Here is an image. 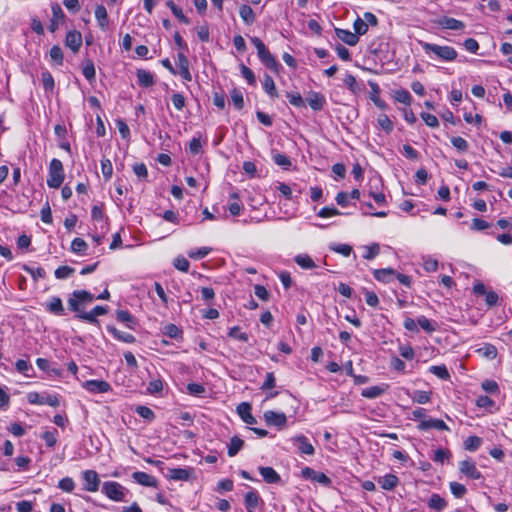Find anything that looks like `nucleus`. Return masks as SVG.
Wrapping results in <instances>:
<instances>
[{
	"label": "nucleus",
	"instance_id": "f257e3e1",
	"mask_svg": "<svg viewBox=\"0 0 512 512\" xmlns=\"http://www.w3.org/2000/svg\"><path fill=\"white\" fill-rule=\"evenodd\" d=\"M420 45L427 55L431 57L433 54L442 61H454L458 55L457 51L451 46H441L423 41H420Z\"/></svg>",
	"mask_w": 512,
	"mask_h": 512
},
{
	"label": "nucleus",
	"instance_id": "f03ea898",
	"mask_svg": "<svg viewBox=\"0 0 512 512\" xmlns=\"http://www.w3.org/2000/svg\"><path fill=\"white\" fill-rule=\"evenodd\" d=\"M251 43L257 49V54L260 61L271 71L278 72L281 68L279 62L275 59V57L270 53V51L266 48L265 44L262 40L256 36L250 37Z\"/></svg>",
	"mask_w": 512,
	"mask_h": 512
},
{
	"label": "nucleus",
	"instance_id": "7ed1b4c3",
	"mask_svg": "<svg viewBox=\"0 0 512 512\" xmlns=\"http://www.w3.org/2000/svg\"><path fill=\"white\" fill-rule=\"evenodd\" d=\"M94 300V295L86 290H75L68 299V307L76 314L84 312L83 306Z\"/></svg>",
	"mask_w": 512,
	"mask_h": 512
},
{
	"label": "nucleus",
	"instance_id": "20e7f679",
	"mask_svg": "<svg viewBox=\"0 0 512 512\" xmlns=\"http://www.w3.org/2000/svg\"><path fill=\"white\" fill-rule=\"evenodd\" d=\"M63 164L59 159H52L49 165V173L47 178V185L50 188H59L64 181Z\"/></svg>",
	"mask_w": 512,
	"mask_h": 512
},
{
	"label": "nucleus",
	"instance_id": "39448f33",
	"mask_svg": "<svg viewBox=\"0 0 512 512\" xmlns=\"http://www.w3.org/2000/svg\"><path fill=\"white\" fill-rule=\"evenodd\" d=\"M102 493L110 500L122 502L125 500L127 489L115 481H106L102 485Z\"/></svg>",
	"mask_w": 512,
	"mask_h": 512
},
{
	"label": "nucleus",
	"instance_id": "423d86ee",
	"mask_svg": "<svg viewBox=\"0 0 512 512\" xmlns=\"http://www.w3.org/2000/svg\"><path fill=\"white\" fill-rule=\"evenodd\" d=\"M27 399L30 404L49 405L51 407H58L60 405L57 395L53 394L31 392L27 395Z\"/></svg>",
	"mask_w": 512,
	"mask_h": 512
},
{
	"label": "nucleus",
	"instance_id": "0eeeda50",
	"mask_svg": "<svg viewBox=\"0 0 512 512\" xmlns=\"http://www.w3.org/2000/svg\"><path fill=\"white\" fill-rule=\"evenodd\" d=\"M84 481L83 489L88 492H96L100 486V478L95 470H85L82 472Z\"/></svg>",
	"mask_w": 512,
	"mask_h": 512
},
{
	"label": "nucleus",
	"instance_id": "6e6552de",
	"mask_svg": "<svg viewBox=\"0 0 512 512\" xmlns=\"http://www.w3.org/2000/svg\"><path fill=\"white\" fill-rule=\"evenodd\" d=\"M264 420L268 426H275L278 429L284 428L287 424V417L284 413L272 410L264 413Z\"/></svg>",
	"mask_w": 512,
	"mask_h": 512
},
{
	"label": "nucleus",
	"instance_id": "1a4fd4ad",
	"mask_svg": "<svg viewBox=\"0 0 512 512\" xmlns=\"http://www.w3.org/2000/svg\"><path fill=\"white\" fill-rule=\"evenodd\" d=\"M51 10L52 18L50 20L48 29L50 32L54 33L59 28V26L64 23L66 16L58 3H52Z\"/></svg>",
	"mask_w": 512,
	"mask_h": 512
},
{
	"label": "nucleus",
	"instance_id": "9d476101",
	"mask_svg": "<svg viewBox=\"0 0 512 512\" xmlns=\"http://www.w3.org/2000/svg\"><path fill=\"white\" fill-rule=\"evenodd\" d=\"M106 313H108V308L98 305L95 306L90 312H81L80 314H76V317L87 321L90 324L96 325L99 324L97 317L105 315Z\"/></svg>",
	"mask_w": 512,
	"mask_h": 512
},
{
	"label": "nucleus",
	"instance_id": "9b49d317",
	"mask_svg": "<svg viewBox=\"0 0 512 512\" xmlns=\"http://www.w3.org/2000/svg\"><path fill=\"white\" fill-rule=\"evenodd\" d=\"M301 474L303 478L318 482L324 486H329L331 484V479L326 474L317 472L310 467L303 468Z\"/></svg>",
	"mask_w": 512,
	"mask_h": 512
},
{
	"label": "nucleus",
	"instance_id": "f8f14e48",
	"mask_svg": "<svg viewBox=\"0 0 512 512\" xmlns=\"http://www.w3.org/2000/svg\"><path fill=\"white\" fill-rule=\"evenodd\" d=\"M82 386L91 393H106L111 390V385L104 380H87Z\"/></svg>",
	"mask_w": 512,
	"mask_h": 512
},
{
	"label": "nucleus",
	"instance_id": "ddd939ff",
	"mask_svg": "<svg viewBox=\"0 0 512 512\" xmlns=\"http://www.w3.org/2000/svg\"><path fill=\"white\" fill-rule=\"evenodd\" d=\"M459 470L462 474L466 475L468 478L478 480L482 478V474L476 468L474 462L470 460H463L459 463Z\"/></svg>",
	"mask_w": 512,
	"mask_h": 512
},
{
	"label": "nucleus",
	"instance_id": "4468645a",
	"mask_svg": "<svg viewBox=\"0 0 512 512\" xmlns=\"http://www.w3.org/2000/svg\"><path fill=\"white\" fill-rule=\"evenodd\" d=\"M420 431H427L429 429H437V430H446L449 431L450 428L446 425V423L441 419H424L420 421L417 426Z\"/></svg>",
	"mask_w": 512,
	"mask_h": 512
},
{
	"label": "nucleus",
	"instance_id": "2eb2a0df",
	"mask_svg": "<svg viewBox=\"0 0 512 512\" xmlns=\"http://www.w3.org/2000/svg\"><path fill=\"white\" fill-rule=\"evenodd\" d=\"M194 475V469L189 468H173L169 470L168 478L171 480L188 481Z\"/></svg>",
	"mask_w": 512,
	"mask_h": 512
},
{
	"label": "nucleus",
	"instance_id": "dca6fc26",
	"mask_svg": "<svg viewBox=\"0 0 512 512\" xmlns=\"http://www.w3.org/2000/svg\"><path fill=\"white\" fill-rule=\"evenodd\" d=\"M177 65L179 68L177 74H179L185 81H191L192 75L189 70V61L181 52L177 54Z\"/></svg>",
	"mask_w": 512,
	"mask_h": 512
},
{
	"label": "nucleus",
	"instance_id": "f3484780",
	"mask_svg": "<svg viewBox=\"0 0 512 512\" xmlns=\"http://www.w3.org/2000/svg\"><path fill=\"white\" fill-rule=\"evenodd\" d=\"M133 480L145 487H157V479L145 472L136 471L132 474Z\"/></svg>",
	"mask_w": 512,
	"mask_h": 512
},
{
	"label": "nucleus",
	"instance_id": "a211bd4d",
	"mask_svg": "<svg viewBox=\"0 0 512 512\" xmlns=\"http://www.w3.org/2000/svg\"><path fill=\"white\" fill-rule=\"evenodd\" d=\"M65 45L73 52H78L82 45V35L78 31H69L65 38Z\"/></svg>",
	"mask_w": 512,
	"mask_h": 512
},
{
	"label": "nucleus",
	"instance_id": "6ab92c4d",
	"mask_svg": "<svg viewBox=\"0 0 512 512\" xmlns=\"http://www.w3.org/2000/svg\"><path fill=\"white\" fill-rule=\"evenodd\" d=\"M237 413L246 424L253 425L257 422L251 413V405L247 402H242L237 406Z\"/></svg>",
	"mask_w": 512,
	"mask_h": 512
},
{
	"label": "nucleus",
	"instance_id": "aec40b11",
	"mask_svg": "<svg viewBox=\"0 0 512 512\" xmlns=\"http://www.w3.org/2000/svg\"><path fill=\"white\" fill-rule=\"evenodd\" d=\"M439 26L449 30H463L465 24L455 18L444 16L438 20Z\"/></svg>",
	"mask_w": 512,
	"mask_h": 512
},
{
	"label": "nucleus",
	"instance_id": "412c9836",
	"mask_svg": "<svg viewBox=\"0 0 512 512\" xmlns=\"http://www.w3.org/2000/svg\"><path fill=\"white\" fill-rule=\"evenodd\" d=\"M45 305H46V309L50 313H52L54 315H58V316L65 315V309H64L62 300L59 297H57V296L51 297L50 300Z\"/></svg>",
	"mask_w": 512,
	"mask_h": 512
},
{
	"label": "nucleus",
	"instance_id": "4be33fe9",
	"mask_svg": "<svg viewBox=\"0 0 512 512\" xmlns=\"http://www.w3.org/2000/svg\"><path fill=\"white\" fill-rule=\"evenodd\" d=\"M335 33L336 36L347 45L354 46L359 41V37L349 30L336 28Z\"/></svg>",
	"mask_w": 512,
	"mask_h": 512
},
{
	"label": "nucleus",
	"instance_id": "5701e85b",
	"mask_svg": "<svg viewBox=\"0 0 512 512\" xmlns=\"http://www.w3.org/2000/svg\"><path fill=\"white\" fill-rule=\"evenodd\" d=\"M307 102L314 111H320L323 109L326 100L321 93L311 92L307 97Z\"/></svg>",
	"mask_w": 512,
	"mask_h": 512
},
{
	"label": "nucleus",
	"instance_id": "b1692460",
	"mask_svg": "<svg viewBox=\"0 0 512 512\" xmlns=\"http://www.w3.org/2000/svg\"><path fill=\"white\" fill-rule=\"evenodd\" d=\"M138 84L142 87L148 88L154 85V76L150 71L145 69H138L136 72Z\"/></svg>",
	"mask_w": 512,
	"mask_h": 512
},
{
	"label": "nucleus",
	"instance_id": "393cba45",
	"mask_svg": "<svg viewBox=\"0 0 512 512\" xmlns=\"http://www.w3.org/2000/svg\"><path fill=\"white\" fill-rule=\"evenodd\" d=\"M294 442L297 444L299 451L306 455H313L315 450L313 445L309 442L307 437L304 435H298L294 438Z\"/></svg>",
	"mask_w": 512,
	"mask_h": 512
},
{
	"label": "nucleus",
	"instance_id": "a878e982",
	"mask_svg": "<svg viewBox=\"0 0 512 512\" xmlns=\"http://www.w3.org/2000/svg\"><path fill=\"white\" fill-rule=\"evenodd\" d=\"M107 331L110 334H112L114 338H116L117 340H119L121 342L131 344V343H134L136 341V338H135L134 335H132L130 333L122 332V331L118 330L114 326L108 325L107 326Z\"/></svg>",
	"mask_w": 512,
	"mask_h": 512
},
{
	"label": "nucleus",
	"instance_id": "bb28decb",
	"mask_svg": "<svg viewBox=\"0 0 512 512\" xmlns=\"http://www.w3.org/2000/svg\"><path fill=\"white\" fill-rule=\"evenodd\" d=\"M259 473L263 477L264 481L269 484L281 481L280 475L272 467H259Z\"/></svg>",
	"mask_w": 512,
	"mask_h": 512
},
{
	"label": "nucleus",
	"instance_id": "cd10ccee",
	"mask_svg": "<svg viewBox=\"0 0 512 512\" xmlns=\"http://www.w3.org/2000/svg\"><path fill=\"white\" fill-rule=\"evenodd\" d=\"M116 319L119 322L126 324V326L130 329H135L137 325V320L135 317L127 310H118L116 311Z\"/></svg>",
	"mask_w": 512,
	"mask_h": 512
},
{
	"label": "nucleus",
	"instance_id": "c85d7f7f",
	"mask_svg": "<svg viewBox=\"0 0 512 512\" xmlns=\"http://www.w3.org/2000/svg\"><path fill=\"white\" fill-rule=\"evenodd\" d=\"M378 483L384 490H393L399 483V479L394 474H386L385 476L379 477Z\"/></svg>",
	"mask_w": 512,
	"mask_h": 512
},
{
	"label": "nucleus",
	"instance_id": "c756f323",
	"mask_svg": "<svg viewBox=\"0 0 512 512\" xmlns=\"http://www.w3.org/2000/svg\"><path fill=\"white\" fill-rule=\"evenodd\" d=\"M95 18L98 22L99 27L102 30H105L108 27L109 21H108L107 10L103 5L96 6Z\"/></svg>",
	"mask_w": 512,
	"mask_h": 512
},
{
	"label": "nucleus",
	"instance_id": "7c9ffc66",
	"mask_svg": "<svg viewBox=\"0 0 512 512\" xmlns=\"http://www.w3.org/2000/svg\"><path fill=\"white\" fill-rule=\"evenodd\" d=\"M82 73L84 77L89 81L93 82L96 78V71L94 63L91 59H85L82 63Z\"/></svg>",
	"mask_w": 512,
	"mask_h": 512
},
{
	"label": "nucleus",
	"instance_id": "2f4dec72",
	"mask_svg": "<svg viewBox=\"0 0 512 512\" xmlns=\"http://www.w3.org/2000/svg\"><path fill=\"white\" fill-rule=\"evenodd\" d=\"M263 89L264 91L271 97L276 98L278 97V92L276 89L275 82L273 78L269 74H264L263 77Z\"/></svg>",
	"mask_w": 512,
	"mask_h": 512
},
{
	"label": "nucleus",
	"instance_id": "473e14b6",
	"mask_svg": "<svg viewBox=\"0 0 512 512\" xmlns=\"http://www.w3.org/2000/svg\"><path fill=\"white\" fill-rule=\"evenodd\" d=\"M261 502V498L257 491L251 490L245 494L244 504L246 508L256 509Z\"/></svg>",
	"mask_w": 512,
	"mask_h": 512
},
{
	"label": "nucleus",
	"instance_id": "72a5a7b5",
	"mask_svg": "<svg viewBox=\"0 0 512 512\" xmlns=\"http://www.w3.org/2000/svg\"><path fill=\"white\" fill-rule=\"evenodd\" d=\"M239 15L242 18V20L248 25L252 24L255 21V13L253 9L247 4H243L240 7Z\"/></svg>",
	"mask_w": 512,
	"mask_h": 512
},
{
	"label": "nucleus",
	"instance_id": "f704fd0d",
	"mask_svg": "<svg viewBox=\"0 0 512 512\" xmlns=\"http://www.w3.org/2000/svg\"><path fill=\"white\" fill-rule=\"evenodd\" d=\"M477 353L484 358L494 359L497 356V348L493 344L486 343L477 349Z\"/></svg>",
	"mask_w": 512,
	"mask_h": 512
},
{
	"label": "nucleus",
	"instance_id": "c9c22d12",
	"mask_svg": "<svg viewBox=\"0 0 512 512\" xmlns=\"http://www.w3.org/2000/svg\"><path fill=\"white\" fill-rule=\"evenodd\" d=\"M230 97L237 110H241L244 107L243 92L239 88H233L230 92Z\"/></svg>",
	"mask_w": 512,
	"mask_h": 512
},
{
	"label": "nucleus",
	"instance_id": "e433bc0d",
	"mask_svg": "<svg viewBox=\"0 0 512 512\" xmlns=\"http://www.w3.org/2000/svg\"><path fill=\"white\" fill-rule=\"evenodd\" d=\"M395 274V271L391 268L376 269L373 272L374 278L381 282L390 281L391 277Z\"/></svg>",
	"mask_w": 512,
	"mask_h": 512
},
{
	"label": "nucleus",
	"instance_id": "4c0bfd02",
	"mask_svg": "<svg viewBox=\"0 0 512 512\" xmlns=\"http://www.w3.org/2000/svg\"><path fill=\"white\" fill-rule=\"evenodd\" d=\"M428 506L436 511H442L446 507V501L439 494H433L428 501Z\"/></svg>",
	"mask_w": 512,
	"mask_h": 512
},
{
	"label": "nucleus",
	"instance_id": "58836bf2",
	"mask_svg": "<svg viewBox=\"0 0 512 512\" xmlns=\"http://www.w3.org/2000/svg\"><path fill=\"white\" fill-rule=\"evenodd\" d=\"M385 392V388L380 386H370L362 390L361 395L368 399H374L381 396Z\"/></svg>",
	"mask_w": 512,
	"mask_h": 512
},
{
	"label": "nucleus",
	"instance_id": "ea45409f",
	"mask_svg": "<svg viewBox=\"0 0 512 512\" xmlns=\"http://www.w3.org/2000/svg\"><path fill=\"white\" fill-rule=\"evenodd\" d=\"M243 445L244 441L241 438L237 436L232 437L228 446V455L234 457L241 450Z\"/></svg>",
	"mask_w": 512,
	"mask_h": 512
},
{
	"label": "nucleus",
	"instance_id": "a19ab883",
	"mask_svg": "<svg viewBox=\"0 0 512 512\" xmlns=\"http://www.w3.org/2000/svg\"><path fill=\"white\" fill-rule=\"evenodd\" d=\"M295 262L303 269H312L316 266L313 259L307 254L297 255Z\"/></svg>",
	"mask_w": 512,
	"mask_h": 512
},
{
	"label": "nucleus",
	"instance_id": "79ce46f5",
	"mask_svg": "<svg viewBox=\"0 0 512 512\" xmlns=\"http://www.w3.org/2000/svg\"><path fill=\"white\" fill-rule=\"evenodd\" d=\"M167 6L171 9L174 16L186 25L190 24V20L183 14L182 9L177 7L172 0L167 1Z\"/></svg>",
	"mask_w": 512,
	"mask_h": 512
},
{
	"label": "nucleus",
	"instance_id": "37998d69",
	"mask_svg": "<svg viewBox=\"0 0 512 512\" xmlns=\"http://www.w3.org/2000/svg\"><path fill=\"white\" fill-rule=\"evenodd\" d=\"M417 323L427 333H433L437 329V324L431 322L427 317L423 315L417 318Z\"/></svg>",
	"mask_w": 512,
	"mask_h": 512
},
{
	"label": "nucleus",
	"instance_id": "c03bdc74",
	"mask_svg": "<svg viewBox=\"0 0 512 512\" xmlns=\"http://www.w3.org/2000/svg\"><path fill=\"white\" fill-rule=\"evenodd\" d=\"M411 398L418 404H426L431 400V392L416 390L413 392Z\"/></svg>",
	"mask_w": 512,
	"mask_h": 512
},
{
	"label": "nucleus",
	"instance_id": "a18cd8bd",
	"mask_svg": "<svg viewBox=\"0 0 512 512\" xmlns=\"http://www.w3.org/2000/svg\"><path fill=\"white\" fill-rule=\"evenodd\" d=\"M430 372L442 380L450 378L449 371L445 365H436L430 367Z\"/></svg>",
	"mask_w": 512,
	"mask_h": 512
},
{
	"label": "nucleus",
	"instance_id": "49530a36",
	"mask_svg": "<svg viewBox=\"0 0 512 512\" xmlns=\"http://www.w3.org/2000/svg\"><path fill=\"white\" fill-rule=\"evenodd\" d=\"M58 431L56 429L45 431L42 439L45 441L47 447H54L57 443Z\"/></svg>",
	"mask_w": 512,
	"mask_h": 512
},
{
	"label": "nucleus",
	"instance_id": "de8ad7c7",
	"mask_svg": "<svg viewBox=\"0 0 512 512\" xmlns=\"http://www.w3.org/2000/svg\"><path fill=\"white\" fill-rule=\"evenodd\" d=\"M87 248L88 245L82 238H75L71 243V250L76 254H85Z\"/></svg>",
	"mask_w": 512,
	"mask_h": 512
},
{
	"label": "nucleus",
	"instance_id": "09e8293b",
	"mask_svg": "<svg viewBox=\"0 0 512 512\" xmlns=\"http://www.w3.org/2000/svg\"><path fill=\"white\" fill-rule=\"evenodd\" d=\"M481 438L478 436H469L464 441V448L468 451H476L481 445Z\"/></svg>",
	"mask_w": 512,
	"mask_h": 512
},
{
	"label": "nucleus",
	"instance_id": "8fccbe9b",
	"mask_svg": "<svg viewBox=\"0 0 512 512\" xmlns=\"http://www.w3.org/2000/svg\"><path fill=\"white\" fill-rule=\"evenodd\" d=\"M43 88L45 91H52L54 89L55 83L52 74L49 71H43L41 73Z\"/></svg>",
	"mask_w": 512,
	"mask_h": 512
},
{
	"label": "nucleus",
	"instance_id": "3c124183",
	"mask_svg": "<svg viewBox=\"0 0 512 512\" xmlns=\"http://www.w3.org/2000/svg\"><path fill=\"white\" fill-rule=\"evenodd\" d=\"M135 412L148 421H152L155 418V413L147 406L139 405L135 408Z\"/></svg>",
	"mask_w": 512,
	"mask_h": 512
},
{
	"label": "nucleus",
	"instance_id": "603ef678",
	"mask_svg": "<svg viewBox=\"0 0 512 512\" xmlns=\"http://www.w3.org/2000/svg\"><path fill=\"white\" fill-rule=\"evenodd\" d=\"M272 159L278 166H281L285 169H288L291 166V161L285 154L278 152L273 153Z\"/></svg>",
	"mask_w": 512,
	"mask_h": 512
},
{
	"label": "nucleus",
	"instance_id": "864d4df0",
	"mask_svg": "<svg viewBox=\"0 0 512 512\" xmlns=\"http://www.w3.org/2000/svg\"><path fill=\"white\" fill-rule=\"evenodd\" d=\"M211 251L209 247H201L198 249H192L188 252V256L194 260H200L206 257Z\"/></svg>",
	"mask_w": 512,
	"mask_h": 512
},
{
	"label": "nucleus",
	"instance_id": "5fc2aeb1",
	"mask_svg": "<svg viewBox=\"0 0 512 512\" xmlns=\"http://www.w3.org/2000/svg\"><path fill=\"white\" fill-rule=\"evenodd\" d=\"M173 265L181 272H188L190 267L189 261L182 255H179L174 259Z\"/></svg>",
	"mask_w": 512,
	"mask_h": 512
},
{
	"label": "nucleus",
	"instance_id": "6e6d98bb",
	"mask_svg": "<svg viewBox=\"0 0 512 512\" xmlns=\"http://www.w3.org/2000/svg\"><path fill=\"white\" fill-rule=\"evenodd\" d=\"M50 58L58 65L63 64V52L60 46L54 45L49 52Z\"/></svg>",
	"mask_w": 512,
	"mask_h": 512
},
{
	"label": "nucleus",
	"instance_id": "4d7b16f0",
	"mask_svg": "<svg viewBox=\"0 0 512 512\" xmlns=\"http://www.w3.org/2000/svg\"><path fill=\"white\" fill-rule=\"evenodd\" d=\"M286 97L288 98L291 105L298 107V108L305 107V102H304L302 96L300 95V93L288 92L286 94Z\"/></svg>",
	"mask_w": 512,
	"mask_h": 512
},
{
	"label": "nucleus",
	"instance_id": "13d9d810",
	"mask_svg": "<svg viewBox=\"0 0 512 512\" xmlns=\"http://www.w3.org/2000/svg\"><path fill=\"white\" fill-rule=\"evenodd\" d=\"M58 488L64 492L71 493L75 488V482L71 477H64L59 481Z\"/></svg>",
	"mask_w": 512,
	"mask_h": 512
},
{
	"label": "nucleus",
	"instance_id": "bf43d9fd",
	"mask_svg": "<svg viewBox=\"0 0 512 512\" xmlns=\"http://www.w3.org/2000/svg\"><path fill=\"white\" fill-rule=\"evenodd\" d=\"M451 143L458 151L462 153L466 152L469 149L468 142L460 136L452 137Z\"/></svg>",
	"mask_w": 512,
	"mask_h": 512
},
{
	"label": "nucleus",
	"instance_id": "052dcab7",
	"mask_svg": "<svg viewBox=\"0 0 512 512\" xmlns=\"http://www.w3.org/2000/svg\"><path fill=\"white\" fill-rule=\"evenodd\" d=\"M449 487L456 498H462L467 492L466 487L458 482H450Z\"/></svg>",
	"mask_w": 512,
	"mask_h": 512
},
{
	"label": "nucleus",
	"instance_id": "680f3d73",
	"mask_svg": "<svg viewBox=\"0 0 512 512\" xmlns=\"http://www.w3.org/2000/svg\"><path fill=\"white\" fill-rule=\"evenodd\" d=\"M354 33L359 37V35H364L368 31V24L361 19L360 17H357V19L353 23Z\"/></svg>",
	"mask_w": 512,
	"mask_h": 512
},
{
	"label": "nucleus",
	"instance_id": "e2e57ef3",
	"mask_svg": "<svg viewBox=\"0 0 512 512\" xmlns=\"http://www.w3.org/2000/svg\"><path fill=\"white\" fill-rule=\"evenodd\" d=\"M276 385V378L273 372H267L265 376V381L262 383L260 389L262 391H268L274 388Z\"/></svg>",
	"mask_w": 512,
	"mask_h": 512
},
{
	"label": "nucleus",
	"instance_id": "0e129e2a",
	"mask_svg": "<svg viewBox=\"0 0 512 512\" xmlns=\"http://www.w3.org/2000/svg\"><path fill=\"white\" fill-rule=\"evenodd\" d=\"M330 249L345 257L350 256V254L352 253V247L348 244H332L330 245Z\"/></svg>",
	"mask_w": 512,
	"mask_h": 512
},
{
	"label": "nucleus",
	"instance_id": "69168bd1",
	"mask_svg": "<svg viewBox=\"0 0 512 512\" xmlns=\"http://www.w3.org/2000/svg\"><path fill=\"white\" fill-rule=\"evenodd\" d=\"M377 121L385 132L390 133L393 130V123L386 114L379 115Z\"/></svg>",
	"mask_w": 512,
	"mask_h": 512
},
{
	"label": "nucleus",
	"instance_id": "338daca9",
	"mask_svg": "<svg viewBox=\"0 0 512 512\" xmlns=\"http://www.w3.org/2000/svg\"><path fill=\"white\" fill-rule=\"evenodd\" d=\"M74 273V269L70 266H59L56 270H55V277L57 279H66L68 277H70L72 274Z\"/></svg>",
	"mask_w": 512,
	"mask_h": 512
},
{
	"label": "nucleus",
	"instance_id": "774afa93",
	"mask_svg": "<svg viewBox=\"0 0 512 512\" xmlns=\"http://www.w3.org/2000/svg\"><path fill=\"white\" fill-rule=\"evenodd\" d=\"M395 99L396 101L403 103L405 105L411 104V95L410 93L405 89H400L395 92Z\"/></svg>",
	"mask_w": 512,
	"mask_h": 512
}]
</instances>
